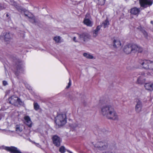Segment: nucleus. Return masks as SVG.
Instances as JSON below:
<instances>
[{
  "mask_svg": "<svg viewBox=\"0 0 153 153\" xmlns=\"http://www.w3.org/2000/svg\"><path fill=\"white\" fill-rule=\"evenodd\" d=\"M105 105L101 108V114L108 119L113 120H118L119 117L117 113L112 106L111 103L109 100L105 102Z\"/></svg>",
  "mask_w": 153,
  "mask_h": 153,
  "instance_id": "obj_1",
  "label": "nucleus"
},
{
  "mask_svg": "<svg viewBox=\"0 0 153 153\" xmlns=\"http://www.w3.org/2000/svg\"><path fill=\"white\" fill-rule=\"evenodd\" d=\"M55 122L59 126L65 125L66 123V117L65 114L58 115L56 118Z\"/></svg>",
  "mask_w": 153,
  "mask_h": 153,
  "instance_id": "obj_2",
  "label": "nucleus"
},
{
  "mask_svg": "<svg viewBox=\"0 0 153 153\" xmlns=\"http://www.w3.org/2000/svg\"><path fill=\"white\" fill-rule=\"evenodd\" d=\"M94 145L95 147L100 150H104L106 149L108 146V144L107 143L101 141L98 142Z\"/></svg>",
  "mask_w": 153,
  "mask_h": 153,
  "instance_id": "obj_3",
  "label": "nucleus"
},
{
  "mask_svg": "<svg viewBox=\"0 0 153 153\" xmlns=\"http://www.w3.org/2000/svg\"><path fill=\"white\" fill-rule=\"evenodd\" d=\"M138 62L140 67L146 70H148L149 68V65L151 62L150 60L146 59H139Z\"/></svg>",
  "mask_w": 153,
  "mask_h": 153,
  "instance_id": "obj_4",
  "label": "nucleus"
},
{
  "mask_svg": "<svg viewBox=\"0 0 153 153\" xmlns=\"http://www.w3.org/2000/svg\"><path fill=\"white\" fill-rule=\"evenodd\" d=\"M153 0H139V3L140 7L146 8L150 7L153 4Z\"/></svg>",
  "mask_w": 153,
  "mask_h": 153,
  "instance_id": "obj_5",
  "label": "nucleus"
},
{
  "mask_svg": "<svg viewBox=\"0 0 153 153\" xmlns=\"http://www.w3.org/2000/svg\"><path fill=\"white\" fill-rule=\"evenodd\" d=\"M135 102L136 104L135 108V111L136 113H139L142 111V103L141 101L138 99H136Z\"/></svg>",
  "mask_w": 153,
  "mask_h": 153,
  "instance_id": "obj_6",
  "label": "nucleus"
},
{
  "mask_svg": "<svg viewBox=\"0 0 153 153\" xmlns=\"http://www.w3.org/2000/svg\"><path fill=\"white\" fill-rule=\"evenodd\" d=\"M132 52L133 53H141L143 50L142 47L135 44H131Z\"/></svg>",
  "mask_w": 153,
  "mask_h": 153,
  "instance_id": "obj_7",
  "label": "nucleus"
},
{
  "mask_svg": "<svg viewBox=\"0 0 153 153\" xmlns=\"http://www.w3.org/2000/svg\"><path fill=\"white\" fill-rule=\"evenodd\" d=\"M53 144L56 146H59L60 145L61 140L60 137L57 135H54L52 138Z\"/></svg>",
  "mask_w": 153,
  "mask_h": 153,
  "instance_id": "obj_8",
  "label": "nucleus"
},
{
  "mask_svg": "<svg viewBox=\"0 0 153 153\" xmlns=\"http://www.w3.org/2000/svg\"><path fill=\"white\" fill-rule=\"evenodd\" d=\"M21 12L22 13H24L25 16L27 17L28 18L30 19H33L34 16L31 13L24 9L22 10Z\"/></svg>",
  "mask_w": 153,
  "mask_h": 153,
  "instance_id": "obj_9",
  "label": "nucleus"
},
{
  "mask_svg": "<svg viewBox=\"0 0 153 153\" xmlns=\"http://www.w3.org/2000/svg\"><path fill=\"white\" fill-rule=\"evenodd\" d=\"M25 120V123L29 127H31L32 126V122L30 117L28 116H25L24 117Z\"/></svg>",
  "mask_w": 153,
  "mask_h": 153,
  "instance_id": "obj_10",
  "label": "nucleus"
},
{
  "mask_svg": "<svg viewBox=\"0 0 153 153\" xmlns=\"http://www.w3.org/2000/svg\"><path fill=\"white\" fill-rule=\"evenodd\" d=\"M146 82V79L143 75H141L139 76L137 79V82L140 84H142Z\"/></svg>",
  "mask_w": 153,
  "mask_h": 153,
  "instance_id": "obj_11",
  "label": "nucleus"
},
{
  "mask_svg": "<svg viewBox=\"0 0 153 153\" xmlns=\"http://www.w3.org/2000/svg\"><path fill=\"white\" fill-rule=\"evenodd\" d=\"M123 51L127 54L131 53L132 52L131 44H129L125 46Z\"/></svg>",
  "mask_w": 153,
  "mask_h": 153,
  "instance_id": "obj_12",
  "label": "nucleus"
},
{
  "mask_svg": "<svg viewBox=\"0 0 153 153\" xmlns=\"http://www.w3.org/2000/svg\"><path fill=\"white\" fill-rule=\"evenodd\" d=\"M113 46L114 48H121V43L120 40L118 39H114L113 42Z\"/></svg>",
  "mask_w": 153,
  "mask_h": 153,
  "instance_id": "obj_13",
  "label": "nucleus"
},
{
  "mask_svg": "<svg viewBox=\"0 0 153 153\" xmlns=\"http://www.w3.org/2000/svg\"><path fill=\"white\" fill-rule=\"evenodd\" d=\"M144 87L146 90L152 91L153 90V83L150 82L146 83Z\"/></svg>",
  "mask_w": 153,
  "mask_h": 153,
  "instance_id": "obj_14",
  "label": "nucleus"
},
{
  "mask_svg": "<svg viewBox=\"0 0 153 153\" xmlns=\"http://www.w3.org/2000/svg\"><path fill=\"white\" fill-rule=\"evenodd\" d=\"M77 34L79 36V39H82L84 40L88 38L89 36L88 34L86 32H84L81 34H79L78 33H77Z\"/></svg>",
  "mask_w": 153,
  "mask_h": 153,
  "instance_id": "obj_15",
  "label": "nucleus"
},
{
  "mask_svg": "<svg viewBox=\"0 0 153 153\" xmlns=\"http://www.w3.org/2000/svg\"><path fill=\"white\" fill-rule=\"evenodd\" d=\"M140 12V9L136 7H134L131 9V13L134 15H137Z\"/></svg>",
  "mask_w": 153,
  "mask_h": 153,
  "instance_id": "obj_16",
  "label": "nucleus"
},
{
  "mask_svg": "<svg viewBox=\"0 0 153 153\" xmlns=\"http://www.w3.org/2000/svg\"><path fill=\"white\" fill-rule=\"evenodd\" d=\"M12 37V35L9 33H6L4 35V39L5 41H8L10 40Z\"/></svg>",
  "mask_w": 153,
  "mask_h": 153,
  "instance_id": "obj_17",
  "label": "nucleus"
},
{
  "mask_svg": "<svg viewBox=\"0 0 153 153\" xmlns=\"http://www.w3.org/2000/svg\"><path fill=\"white\" fill-rule=\"evenodd\" d=\"M83 23L85 25L89 27H91L93 25V22L90 20H84Z\"/></svg>",
  "mask_w": 153,
  "mask_h": 153,
  "instance_id": "obj_18",
  "label": "nucleus"
},
{
  "mask_svg": "<svg viewBox=\"0 0 153 153\" xmlns=\"http://www.w3.org/2000/svg\"><path fill=\"white\" fill-rule=\"evenodd\" d=\"M23 130L22 126L20 125H17L16 126V130L18 132H20Z\"/></svg>",
  "mask_w": 153,
  "mask_h": 153,
  "instance_id": "obj_19",
  "label": "nucleus"
},
{
  "mask_svg": "<svg viewBox=\"0 0 153 153\" xmlns=\"http://www.w3.org/2000/svg\"><path fill=\"white\" fill-rule=\"evenodd\" d=\"M139 29L143 33L145 37L146 38H147L148 36V34L147 32L144 30V28L143 27H140Z\"/></svg>",
  "mask_w": 153,
  "mask_h": 153,
  "instance_id": "obj_20",
  "label": "nucleus"
},
{
  "mask_svg": "<svg viewBox=\"0 0 153 153\" xmlns=\"http://www.w3.org/2000/svg\"><path fill=\"white\" fill-rule=\"evenodd\" d=\"M83 56L88 59H94V56L91 54L87 53H84L83 54Z\"/></svg>",
  "mask_w": 153,
  "mask_h": 153,
  "instance_id": "obj_21",
  "label": "nucleus"
},
{
  "mask_svg": "<svg viewBox=\"0 0 153 153\" xmlns=\"http://www.w3.org/2000/svg\"><path fill=\"white\" fill-rule=\"evenodd\" d=\"M109 24V21L108 20H105L101 25H102V26H103L104 28L108 27V25Z\"/></svg>",
  "mask_w": 153,
  "mask_h": 153,
  "instance_id": "obj_22",
  "label": "nucleus"
},
{
  "mask_svg": "<svg viewBox=\"0 0 153 153\" xmlns=\"http://www.w3.org/2000/svg\"><path fill=\"white\" fill-rule=\"evenodd\" d=\"M34 108L36 111H38L40 108V106L36 102L33 103Z\"/></svg>",
  "mask_w": 153,
  "mask_h": 153,
  "instance_id": "obj_23",
  "label": "nucleus"
},
{
  "mask_svg": "<svg viewBox=\"0 0 153 153\" xmlns=\"http://www.w3.org/2000/svg\"><path fill=\"white\" fill-rule=\"evenodd\" d=\"M15 97H16L14 96L11 97L10 99V102L12 103H14L17 102V100Z\"/></svg>",
  "mask_w": 153,
  "mask_h": 153,
  "instance_id": "obj_24",
  "label": "nucleus"
},
{
  "mask_svg": "<svg viewBox=\"0 0 153 153\" xmlns=\"http://www.w3.org/2000/svg\"><path fill=\"white\" fill-rule=\"evenodd\" d=\"M93 37L94 38H96L98 35L99 33L97 32L94 30L92 31Z\"/></svg>",
  "mask_w": 153,
  "mask_h": 153,
  "instance_id": "obj_25",
  "label": "nucleus"
},
{
  "mask_svg": "<svg viewBox=\"0 0 153 153\" xmlns=\"http://www.w3.org/2000/svg\"><path fill=\"white\" fill-rule=\"evenodd\" d=\"M150 62L149 65V68H148V70H153V61L150 60Z\"/></svg>",
  "mask_w": 153,
  "mask_h": 153,
  "instance_id": "obj_26",
  "label": "nucleus"
},
{
  "mask_svg": "<svg viewBox=\"0 0 153 153\" xmlns=\"http://www.w3.org/2000/svg\"><path fill=\"white\" fill-rule=\"evenodd\" d=\"M15 98L16 99V100H17V102H18L19 104L22 105L23 104V102L18 97Z\"/></svg>",
  "mask_w": 153,
  "mask_h": 153,
  "instance_id": "obj_27",
  "label": "nucleus"
},
{
  "mask_svg": "<svg viewBox=\"0 0 153 153\" xmlns=\"http://www.w3.org/2000/svg\"><path fill=\"white\" fill-rule=\"evenodd\" d=\"M23 68L22 65L21 64H20L19 65H18L17 67V70L18 71L20 72V71H22V68Z\"/></svg>",
  "mask_w": 153,
  "mask_h": 153,
  "instance_id": "obj_28",
  "label": "nucleus"
},
{
  "mask_svg": "<svg viewBox=\"0 0 153 153\" xmlns=\"http://www.w3.org/2000/svg\"><path fill=\"white\" fill-rule=\"evenodd\" d=\"M53 39L56 42H59L60 40V36L55 37Z\"/></svg>",
  "mask_w": 153,
  "mask_h": 153,
  "instance_id": "obj_29",
  "label": "nucleus"
},
{
  "mask_svg": "<svg viewBox=\"0 0 153 153\" xmlns=\"http://www.w3.org/2000/svg\"><path fill=\"white\" fill-rule=\"evenodd\" d=\"M102 27V25H99L97 26L95 29H94L97 32H98V33L100 30L101 27Z\"/></svg>",
  "mask_w": 153,
  "mask_h": 153,
  "instance_id": "obj_30",
  "label": "nucleus"
},
{
  "mask_svg": "<svg viewBox=\"0 0 153 153\" xmlns=\"http://www.w3.org/2000/svg\"><path fill=\"white\" fill-rule=\"evenodd\" d=\"M65 149L64 146H62L59 149V151L61 153H64L65 152Z\"/></svg>",
  "mask_w": 153,
  "mask_h": 153,
  "instance_id": "obj_31",
  "label": "nucleus"
},
{
  "mask_svg": "<svg viewBox=\"0 0 153 153\" xmlns=\"http://www.w3.org/2000/svg\"><path fill=\"white\" fill-rule=\"evenodd\" d=\"M10 4L13 5L15 6L16 5V3L13 0H10Z\"/></svg>",
  "mask_w": 153,
  "mask_h": 153,
  "instance_id": "obj_32",
  "label": "nucleus"
},
{
  "mask_svg": "<svg viewBox=\"0 0 153 153\" xmlns=\"http://www.w3.org/2000/svg\"><path fill=\"white\" fill-rule=\"evenodd\" d=\"M90 16L89 13H87L85 16V18L84 19H90Z\"/></svg>",
  "mask_w": 153,
  "mask_h": 153,
  "instance_id": "obj_33",
  "label": "nucleus"
},
{
  "mask_svg": "<svg viewBox=\"0 0 153 153\" xmlns=\"http://www.w3.org/2000/svg\"><path fill=\"white\" fill-rule=\"evenodd\" d=\"M69 82L68 83V85L66 87V88H69L70 87V86L71 85V80L70 79H69Z\"/></svg>",
  "mask_w": 153,
  "mask_h": 153,
  "instance_id": "obj_34",
  "label": "nucleus"
},
{
  "mask_svg": "<svg viewBox=\"0 0 153 153\" xmlns=\"http://www.w3.org/2000/svg\"><path fill=\"white\" fill-rule=\"evenodd\" d=\"M36 20H30V22L36 25Z\"/></svg>",
  "mask_w": 153,
  "mask_h": 153,
  "instance_id": "obj_35",
  "label": "nucleus"
},
{
  "mask_svg": "<svg viewBox=\"0 0 153 153\" xmlns=\"http://www.w3.org/2000/svg\"><path fill=\"white\" fill-rule=\"evenodd\" d=\"M73 40L75 42H78V41L76 39V37L75 36L73 38Z\"/></svg>",
  "mask_w": 153,
  "mask_h": 153,
  "instance_id": "obj_36",
  "label": "nucleus"
},
{
  "mask_svg": "<svg viewBox=\"0 0 153 153\" xmlns=\"http://www.w3.org/2000/svg\"><path fill=\"white\" fill-rule=\"evenodd\" d=\"M3 85L4 86L7 85V82L6 81H3Z\"/></svg>",
  "mask_w": 153,
  "mask_h": 153,
  "instance_id": "obj_37",
  "label": "nucleus"
},
{
  "mask_svg": "<svg viewBox=\"0 0 153 153\" xmlns=\"http://www.w3.org/2000/svg\"><path fill=\"white\" fill-rule=\"evenodd\" d=\"M106 153H116L115 152L111 151H106Z\"/></svg>",
  "mask_w": 153,
  "mask_h": 153,
  "instance_id": "obj_38",
  "label": "nucleus"
},
{
  "mask_svg": "<svg viewBox=\"0 0 153 153\" xmlns=\"http://www.w3.org/2000/svg\"><path fill=\"white\" fill-rule=\"evenodd\" d=\"M48 16V18H51V17L50 16Z\"/></svg>",
  "mask_w": 153,
  "mask_h": 153,
  "instance_id": "obj_39",
  "label": "nucleus"
},
{
  "mask_svg": "<svg viewBox=\"0 0 153 153\" xmlns=\"http://www.w3.org/2000/svg\"><path fill=\"white\" fill-rule=\"evenodd\" d=\"M68 152L70 153H73L69 151H68Z\"/></svg>",
  "mask_w": 153,
  "mask_h": 153,
  "instance_id": "obj_40",
  "label": "nucleus"
},
{
  "mask_svg": "<svg viewBox=\"0 0 153 153\" xmlns=\"http://www.w3.org/2000/svg\"><path fill=\"white\" fill-rule=\"evenodd\" d=\"M37 146H39V144H37L36 145Z\"/></svg>",
  "mask_w": 153,
  "mask_h": 153,
  "instance_id": "obj_41",
  "label": "nucleus"
},
{
  "mask_svg": "<svg viewBox=\"0 0 153 153\" xmlns=\"http://www.w3.org/2000/svg\"><path fill=\"white\" fill-rule=\"evenodd\" d=\"M6 16L8 17V14H6Z\"/></svg>",
  "mask_w": 153,
  "mask_h": 153,
  "instance_id": "obj_42",
  "label": "nucleus"
},
{
  "mask_svg": "<svg viewBox=\"0 0 153 153\" xmlns=\"http://www.w3.org/2000/svg\"><path fill=\"white\" fill-rule=\"evenodd\" d=\"M76 126H75V127H76Z\"/></svg>",
  "mask_w": 153,
  "mask_h": 153,
  "instance_id": "obj_43",
  "label": "nucleus"
}]
</instances>
